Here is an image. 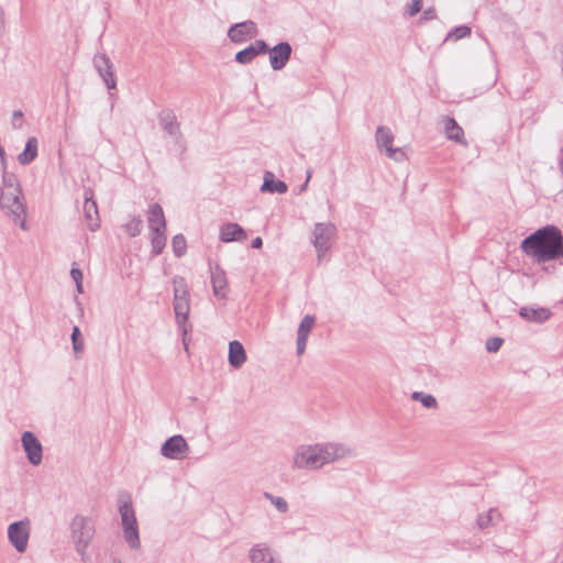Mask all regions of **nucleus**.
<instances>
[{
    "label": "nucleus",
    "mask_w": 563,
    "mask_h": 563,
    "mask_svg": "<svg viewBox=\"0 0 563 563\" xmlns=\"http://www.w3.org/2000/svg\"><path fill=\"white\" fill-rule=\"evenodd\" d=\"M520 250L537 263L563 257V234L555 225H545L521 241Z\"/></svg>",
    "instance_id": "obj_1"
},
{
    "label": "nucleus",
    "mask_w": 563,
    "mask_h": 563,
    "mask_svg": "<svg viewBox=\"0 0 563 563\" xmlns=\"http://www.w3.org/2000/svg\"><path fill=\"white\" fill-rule=\"evenodd\" d=\"M350 455L352 450L340 443L302 444L294 452L292 466L314 471Z\"/></svg>",
    "instance_id": "obj_2"
},
{
    "label": "nucleus",
    "mask_w": 563,
    "mask_h": 563,
    "mask_svg": "<svg viewBox=\"0 0 563 563\" xmlns=\"http://www.w3.org/2000/svg\"><path fill=\"white\" fill-rule=\"evenodd\" d=\"M174 285V311L176 316V322L178 328L181 330L185 336L188 332V317L190 311L189 303V291L187 284L183 277H175L173 280Z\"/></svg>",
    "instance_id": "obj_3"
},
{
    "label": "nucleus",
    "mask_w": 563,
    "mask_h": 563,
    "mask_svg": "<svg viewBox=\"0 0 563 563\" xmlns=\"http://www.w3.org/2000/svg\"><path fill=\"white\" fill-rule=\"evenodd\" d=\"M119 514L123 529V538L131 549L141 547L136 516L130 499L119 500Z\"/></svg>",
    "instance_id": "obj_4"
},
{
    "label": "nucleus",
    "mask_w": 563,
    "mask_h": 563,
    "mask_svg": "<svg viewBox=\"0 0 563 563\" xmlns=\"http://www.w3.org/2000/svg\"><path fill=\"white\" fill-rule=\"evenodd\" d=\"M70 534L77 552L84 555L95 536L92 520L89 517L76 515L70 523Z\"/></svg>",
    "instance_id": "obj_5"
},
{
    "label": "nucleus",
    "mask_w": 563,
    "mask_h": 563,
    "mask_svg": "<svg viewBox=\"0 0 563 563\" xmlns=\"http://www.w3.org/2000/svg\"><path fill=\"white\" fill-rule=\"evenodd\" d=\"M22 191H5L0 188V208L12 218L14 223L25 230L26 209L21 200Z\"/></svg>",
    "instance_id": "obj_6"
},
{
    "label": "nucleus",
    "mask_w": 563,
    "mask_h": 563,
    "mask_svg": "<svg viewBox=\"0 0 563 563\" xmlns=\"http://www.w3.org/2000/svg\"><path fill=\"white\" fill-rule=\"evenodd\" d=\"M335 236V224L331 222H319L314 224L312 231V244L316 247L319 263L322 261L324 254L331 250Z\"/></svg>",
    "instance_id": "obj_7"
},
{
    "label": "nucleus",
    "mask_w": 563,
    "mask_h": 563,
    "mask_svg": "<svg viewBox=\"0 0 563 563\" xmlns=\"http://www.w3.org/2000/svg\"><path fill=\"white\" fill-rule=\"evenodd\" d=\"M30 533L31 522L29 519L12 522L8 527L9 541L19 553L26 551Z\"/></svg>",
    "instance_id": "obj_8"
},
{
    "label": "nucleus",
    "mask_w": 563,
    "mask_h": 563,
    "mask_svg": "<svg viewBox=\"0 0 563 563\" xmlns=\"http://www.w3.org/2000/svg\"><path fill=\"white\" fill-rule=\"evenodd\" d=\"M189 452V445L180 434L168 438L161 446V454L169 460H183Z\"/></svg>",
    "instance_id": "obj_9"
},
{
    "label": "nucleus",
    "mask_w": 563,
    "mask_h": 563,
    "mask_svg": "<svg viewBox=\"0 0 563 563\" xmlns=\"http://www.w3.org/2000/svg\"><path fill=\"white\" fill-rule=\"evenodd\" d=\"M93 66L102 78L108 89H115L117 77L113 70V64L111 59L103 53L96 54L93 57Z\"/></svg>",
    "instance_id": "obj_10"
},
{
    "label": "nucleus",
    "mask_w": 563,
    "mask_h": 563,
    "mask_svg": "<svg viewBox=\"0 0 563 563\" xmlns=\"http://www.w3.org/2000/svg\"><path fill=\"white\" fill-rule=\"evenodd\" d=\"M269 65L273 70H282L289 62L292 53L291 45L288 42H279L273 47H268Z\"/></svg>",
    "instance_id": "obj_11"
},
{
    "label": "nucleus",
    "mask_w": 563,
    "mask_h": 563,
    "mask_svg": "<svg viewBox=\"0 0 563 563\" xmlns=\"http://www.w3.org/2000/svg\"><path fill=\"white\" fill-rule=\"evenodd\" d=\"M84 214L87 227L90 231L95 232L100 228V218L96 200L93 199V191L91 188H86L84 192Z\"/></svg>",
    "instance_id": "obj_12"
},
{
    "label": "nucleus",
    "mask_w": 563,
    "mask_h": 563,
    "mask_svg": "<svg viewBox=\"0 0 563 563\" xmlns=\"http://www.w3.org/2000/svg\"><path fill=\"white\" fill-rule=\"evenodd\" d=\"M376 144L379 150H385L389 158L399 161V156H404L400 148L393 147L394 134L387 126H378L375 134Z\"/></svg>",
    "instance_id": "obj_13"
},
{
    "label": "nucleus",
    "mask_w": 563,
    "mask_h": 563,
    "mask_svg": "<svg viewBox=\"0 0 563 563\" xmlns=\"http://www.w3.org/2000/svg\"><path fill=\"white\" fill-rule=\"evenodd\" d=\"M258 30L255 22L247 20L244 22L233 24L228 31V37L233 43H243L247 38H253L257 35Z\"/></svg>",
    "instance_id": "obj_14"
},
{
    "label": "nucleus",
    "mask_w": 563,
    "mask_h": 563,
    "mask_svg": "<svg viewBox=\"0 0 563 563\" xmlns=\"http://www.w3.org/2000/svg\"><path fill=\"white\" fill-rule=\"evenodd\" d=\"M22 445L30 463L38 465L42 462L43 456L42 444L31 431H25L22 434Z\"/></svg>",
    "instance_id": "obj_15"
},
{
    "label": "nucleus",
    "mask_w": 563,
    "mask_h": 563,
    "mask_svg": "<svg viewBox=\"0 0 563 563\" xmlns=\"http://www.w3.org/2000/svg\"><path fill=\"white\" fill-rule=\"evenodd\" d=\"M210 274L213 295L219 299H225L229 292L225 272L219 264H214L210 265Z\"/></svg>",
    "instance_id": "obj_16"
},
{
    "label": "nucleus",
    "mask_w": 563,
    "mask_h": 563,
    "mask_svg": "<svg viewBox=\"0 0 563 563\" xmlns=\"http://www.w3.org/2000/svg\"><path fill=\"white\" fill-rule=\"evenodd\" d=\"M268 45L264 40H256L250 46L235 54V62L241 65H247L254 60V58L261 54H266Z\"/></svg>",
    "instance_id": "obj_17"
},
{
    "label": "nucleus",
    "mask_w": 563,
    "mask_h": 563,
    "mask_svg": "<svg viewBox=\"0 0 563 563\" xmlns=\"http://www.w3.org/2000/svg\"><path fill=\"white\" fill-rule=\"evenodd\" d=\"M316 318L311 314H306L297 331V354L302 355L306 351L309 334L314 325Z\"/></svg>",
    "instance_id": "obj_18"
},
{
    "label": "nucleus",
    "mask_w": 563,
    "mask_h": 563,
    "mask_svg": "<svg viewBox=\"0 0 563 563\" xmlns=\"http://www.w3.org/2000/svg\"><path fill=\"white\" fill-rule=\"evenodd\" d=\"M147 223L152 233L166 232V220L159 203H152L147 211Z\"/></svg>",
    "instance_id": "obj_19"
},
{
    "label": "nucleus",
    "mask_w": 563,
    "mask_h": 563,
    "mask_svg": "<svg viewBox=\"0 0 563 563\" xmlns=\"http://www.w3.org/2000/svg\"><path fill=\"white\" fill-rule=\"evenodd\" d=\"M519 316L528 322L542 324L550 319L552 312L548 308L521 307Z\"/></svg>",
    "instance_id": "obj_20"
},
{
    "label": "nucleus",
    "mask_w": 563,
    "mask_h": 563,
    "mask_svg": "<svg viewBox=\"0 0 563 563\" xmlns=\"http://www.w3.org/2000/svg\"><path fill=\"white\" fill-rule=\"evenodd\" d=\"M158 120L162 129L170 136L180 135V125L173 110L166 109L159 112Z\"/></svg>",
    "instance_id": "obj_21"
},
{
    "label": "nucleus",
    "mask_w": 563,
    "mask_h": 563,
    "mask_svg": "<svg viewBox=\"0 0 563 563\" xmlns=\"http://www.w3.org/2000/svg\"><path fill=\"white\" fill-rule=\"evenodd\" d=\"M247 239L245 230L238 223H227L220 228V240L229 243L233 241H244Z\"/></svg>",
    "instance_id": "obj_22"
},
{
    "label": "nucleus",
    "mask_w": 563,
    "mask_h": 563,
    "mask_svg": "<svg viewBox=\"0 0 563 563\" xmlns=\"http://www.w3.org/2000/svg\"><path fill=\"white\" fill-rule=\"evenodd\" d=\"M250 560L252 563H282L274 558L271 549L264 544H255L250 550Z\"/></svg>",
    "instance_id": "obj_23"
},
{
    "label": "nucleus",
    "mask_w": 563,
    "mask_h": 563,
    "mask_svg": "<svg viewBox=\"0 0 563 563\" xmlns=\"http://www.w3.org/2000/svg\"><path fill=\"white\" fill-rule=\"evenodd\" d=\"M229 364L240 368L246 361V353L241 342L234 340L229 343Z\"/></svg>",
    "instance_id": "obj_24"
},
{
    "label": "nucleus",
    "mask_w": 563,
    "mask_h": 563,
    "mask_svg": "<svg viewBox=\"0 0 563 563\" xmlns=\"http://www.w3.org/2000/svg\"><path fill=\"white\" fill-rule=\"evenodd\" d=\"M38 142L35 136L27 139L24 151L18 155L21 165L31 164L37 156Z\"/></svg>",
    "instance_id": "obj_25"
},
{
    "label": "nucleus",
    "mask_w": 563,
    "mask_h": 563,
    "mask_svg": "<svg viewBox=\"0 0 563 563\" xmlns=\"http://www.w3.org/2000/svg\"><path fill=\"white\" fill-rule=\"evenodd\" d=\"M261 191L285 194L287 191V185L282 180L274 179V175L267 172L264 176V183L261 187Z\"/></svg>",
    "instance_id": "obj_26"
},
{
    "label": "nucleus",
    "mask_w": 563,
    "mask_h": 563,
    "mask_svg": "<svg viewBox=\"0 0 563 563\" xmlns=\"http://www.w3.org/2000/svg\"><path fill=\"white\" fill-rule=\"evenodd\" d=\"M501 519V515L497 508H490L487 512L479 514L476 519V525L481 530L496 525Z\"/></svg>",
    "instance_id": "obj_27"
},
{
    "label": "nucleus",
    "mask_w": 563,
    "mask_h": 563,
    "mask_svg": "<svg viewBox=\"0 0 563 563\" xmlns=\"http://www.w3.org/2000/svg\"><path fill=\"white\" fill-rule=\"evenodd\" d=\"M444 130L448 139L459 143H464L463 129L457 124V122L453 118L446 117L444 119Z\"/></svg>",
    "instance_id": "obj_28"
},
{
    "label": "nucleus",
    "mask_w": 563,
    "mask_h": 563,
    "mask_svg": "<svg viewBox=\"0 0 563 563\" xmlns=\"http://www.w3.org/2000/svg\"><path fill=\"white\" fill-rule=\"evenodd\" d=\"M166 232H154L152 233L151 244L153 255H159L166 245Z\"/></svg>",
    "instance_id": "obj_29"
},
{
    "label": "nucleus",
    "mask_w": 563,
    "mask_h": 563,
    "mask_svg": "<svg viewBox=\"0 0 563 563\" xmlns=\"http://www.w3.org/2000/svg\"><path fill=\"white\" fill-rule=\"evenodd\" d=\"M123 228L129 236L134 238L140 235L143 228V221L141 217H133L128 223L124 224Z\"/></svg>",
    "instance_id": "obj_30"
},
{
    "label": "nucleus",
    "mask_w": 563,
    "mask_h": 563,
    "mask_svg": "<svg viewBox=\"0 0 563 563\" xmlns=\"http://www.w3.org/2000/svg\"><path fill=\"white\" fill-rule=\"evenodd\" d=\"M470 35H471V27L467 25H460V26H455L453 30H451L448 33L445 41H457V40L467 37Z\"/></svg>",
    "instance_id": "obj_31"
},
{
    "label": "nucleus",
    "mask_w": 563,
    "mask_h": 563,
    "mask_svg": "<svg viewBox=\"0 0 563 563\" xmlns=\"http://www.w3.org/2000/svg\"><path fill=\"white\" fill-rule=\"evenodd\" d=\"M173 252L176 257H181L187 250L186 239L183 234H177L172 240Z\"/></svg>",
    "instance_id": "obj_32"
},
{
    "label": "nucleus",
    "mask_w": 563,
    "mask_h": 563,
    "mask_svg": "<svg viewBox=\"0 0 563 563\" xmlns=\"http://www.w3.org/2000/svg\"><path fill=\"white\" fill-rule=\"evenodd\" d=\"M3 189L5 191L15 190L21 191L20 185L18 183V178L13 174H8L5 170L3 172Z\"/></svg>",
    "instance_id": "obj_33"
},
{
    "label": "nucleus",
    "mask_w": 563,
    "mask_h": 563,
    "mask_svg": "<svg viewBox=\"0 0 563 563\" xmlns=\"http://www.w3.org/2000/svg\"><path fill=\"white\" fill-rule=\"evenodd\" d=\"M71 343L76 353L84 351V340L81 338L80 329L77 325H75L71 331Z\"/></svg>",
    "instance_id": "obj_34"
},
{
    "label": "nucleus",
    "mask_w": 563,
    "mask_h": 563,
    "mask_svg": "<svg viewBox=\"0 0 563 563\" xmlns=\"http://www.w3.org/2000/svg\"><path fill=\"white\" fill-rule=\"evenodd\" d=\"M264 497L276 507V509L280 512H287L288 511V504L283 497H276L272 495L271 493H265Z\"/></svg>",
    "instance_id": "obj_35"
},
{
    "label": "nucleus",
    "mask_w": 563,
    "mask_h": 563,
    "mask_svg": "<svg viewBox=\"0 0 563 563\" xmlns=\"http://www.w3.org/2000/svg\"><path fill=\"white\" fill-rule=\"evenodd\" d=\"M422 9V0H410L405 8L404 15L407 18H412L418 14Z\"/></svg>",
    "instance_id": "obj_36"
},
{
    "label": "nucleus",
    "mask_w": 563,
    "mask_h": 563,
    "mask_svg": "<svg viewBox=\"0 0 563 563\" xmlns=\"http://www.w3.org/2000/svg\"><path fill=\"white\" fill-rule=\"evenodd\" d=\"M503 342H504V340L501 338H498V336L489 338L486 341V350L490 353H495L500 349V346L503 345Z\"/></svg>",
    "instance_id": "obj_37"
},
{
    "label": "nucleus",
    "mask_w": 563,
    "mask_h": 563,
    "mask_svg": "<svg viewBox=\"0 0 563 563\" xmlns=\"http://www.w3.org/2000/svg\"><path fill=\"white\" fill-rule=\"evenodd\" d=\"M12 128L18 130L21 129L23 125V112L21 110H15L12 113V120H11Z\"/></svg>",
    "instance_id": "obj_38"
},
{
    "label": "nucleus",
    "mask_w": 563,
    "mask_h": 563,
    "mask_svg": "<svg viewBox=\"0 0 563 563\" xmlns=\"http://www.w3.org/2000/svg\"><path fill=\"white\" fill-rule=\"evenodd\" d=\"M421 404L423 407L429 408V409H433V408L438 407L437 399L430 394L423 395V397L421 398Z\"/></svg>",
    "instance_id": "obj_39"
},
{
    "label": "nucleus",
    "mask_w": 563,
    "mask_h": 563,
    "mask_svg": "<svg viewBox=\"0 0 563 563\" xmlns=\"http://www.w3.org/2000/svg\"><path fill=\"white\" fill-rule=\"evenodd\" d=\"M437 19V12H435V9L433 7H430V8H427L426 10L422 11V14L420 16V22H428V21H431V20H434Z\"/></svg>",
    "instance_id": "obj_40"
},
{
    "label": "nucleus",
    "mask_w": 563,
    "mask_h": 563,
    "mask_svg": "<svg viewBox=\"0 0 563 563\" xmlns=\"http://www.w3.org/2000/svg\"><path fill=\"white\" fill-rule=\"evenodd\" d=\"M70 276L75 280L76 284H79L82 280V273L79 268H75V267L71 268Z\"/></svg>",
    "instance_id": "obj_41"
},
{
    "label": "nucleus",
    "mask_w": 563,
    "mask_h": 563,
    "mask_svg": "<svg viewBox=\"0 0 563 563\" xmlns=\"http://www.w3.org/2000/svg\"><path fill=\"white\" fill-rule=\"evenodd\" d=\"M4 30V12L2 8L0 7V35L2 34Z\"/></svg>",
    "instance_id": "obj_42"
},
{
    "label": "nucleus",
    "mask_w": 563,
    "mask_h": 563,
    "mask_svg": "<svg viewBox=\"0 0 563 563\" xmlns=\"http://www.w3.org/2000/svg\"><path fill=\"white\" fill-rule=\"evenodd\" d=\"M263 244L262 238L257 236L252 241V247L253 249H260Z\"/></svg>",
    "instance_id": "obj_43"
},
{
    "label": "nucleus",
    "mask_w": 563,
    "mask_h": 563,
    "mask_svg": "<svg viewBox=\"0 0 563 563\" xmlns=\"http://www.w3.org/2000/svg\"><path fill=\"white\" fill-rule=\"evenodd\" d=\"M423 395H424V393H422V391H415V393H412L411 398L413 400H418L421 402V398L423 397Z\"/></svg>",
    "instance_id": "obj_44"
},
{
    "label": "nucleus",
    "mask_w": 563,
    "mask_h": 563,
    "mask_svg": "<svg viewBox=\"0 0 563 563\" xmlns=\"http://www.w3.org/2000/svg\"><path fill=\"white\" fill-rule=\"evenodd\" d=\"M423 395H424V393H422V391H415V393H412L411 398L413 400H418L421 402V398L423 397Z\"/></svg>",
    "instance_id": "obj_45"
},
{
    "label": "nucleus",
    "mask_w": 563,
    "mask_h": 563,
    "mask_svg": "<svg viewBox=\"0 0 563 563\" xmlns=\"http://www.w3.org/2000/svg\"><path fill=\"white\" fill-rule=\"evenodd\" d=\"M310 177H311V173L308 172L307 179H306L305 184L301 186V190H305L307 188Z\"/></svg>",
    "instance_id": "obj_46"
},
{
    "label": "nucleus",
    "mask_w": 563,
    "mask_h": 563,
    "mask_svg": "<svg viewBox=\"0 0 563 563\" xmlns=\"http://www.w3.org/2000/svg\"><path fill=\"white\" fill-rule=\"evenodd\" d=\"M76 287H77L78 292H82V284L81 283L76 284Z\"/></svg>",
    "instance_id": "obj_47"
}]
</instances>
